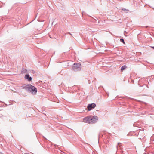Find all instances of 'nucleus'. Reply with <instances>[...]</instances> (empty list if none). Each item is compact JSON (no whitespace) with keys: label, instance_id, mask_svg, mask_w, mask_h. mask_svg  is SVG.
<instances>
[{"label":"nucleus","instance_id":"5","mask_svg":"<svg viewBox=\"0 0 154 154\" xmlns=\"http://www.w3.org/2000/svg\"><path fill=\"white\" fill-rule=\"evenodd\" d=\"M96 106V105L94 103H92L88 104L87 106V108L89 111L92 110Z\"/></svg>","mask_w":154,"mask_h":154},{"label":"nucleus","instance_id":"4","mask_svg":"<svg viewBox=\"0 0 154 154\" xmlns=\"http://www.w3.org/2000/svg\"><path fill=\"white\" fill-rule=\"evenodd\" d=\"M92 119L91 120V123H96L98 120V117L97 116H91Z\"/></svg>","mask_w":154,"mask_h":154},{"label":"nucleus","instance_id":"6","mask_svg":"<svg viewBox=\"0 0 154 154\" xmlns=\"http://www.w3.org/2000/svg\"><path fill=\"white\" fill-rule=\"evenodd\" d=\"M25 78L27 79L29 81H30L32 80V77L29 76V74H27L25 75Z\"/></svg>","mask_w":154,"mask_h":154},{"label":"nucleus","instance_id":"1","mask_svg":"<svg viewBox=\"0 0 154 154\" xmlns=\"http://www.w3.org/2000/svg\"><path fill=\"white\" fill-rule=\"evenodd\" d=\"M22 87L23 89H24L26 91L31 93L33 94H35L37 92V88L31 84H25Z\"/></svg>","mask_w":154,"mask_h":154},{"label":"nucleus","instance_id":"11","mask_svg":"<svg viewBox=\"0 0 154 154\" xmlns=\"http://www.w3.org/2000/svg\"><path fill=\"white\" fill-rule=\"evenodd\" d=\"M120 144H121V143H118V145H119Z\"/></svg>","mask_w":154,"mask_h":154},{"label":"nucleus","instance_id":"15","mask_svg":"<svg viewBox=\"0 0 154 154\" xmlns=\"http://www.w3.org/2000/svg\"><path fill=\"white\" fill-rule=\"evenodd\" d=\"M140 86H142V87H143V85H142V86L140 85Z\"/></svg>","mask_w":154,"mask_h":154},{"label":"nucleus","instance_id":"2","mask_svg":"<svg viewBox=\"0 0 154 154\" xmlns=\"http://www.w3.org/2000/svg\"><path fill=\"white\" fill-rule=\"evenodd\" d=\"M81 64L79 63H74L72 66V69L74 71H77L81 70Z\"/></svg>","mask_w":154,"mask_h":154},{"label":"nucleus","instance_id":"13","mask_svg":"<svg viewBox=\"0 0 154 154\" xmlns=\"http://www.w3.org/2000/svg\"><path fill=\"white\" fill-rule=\"evenodd\" d=\"M153 49H154V46L152 47Z\"/></svg>","mask_w":154,"mask_h":154},{"label":"nucleus","instance_id":"12","mask_svg":"<svg viewBox=\"0 0 154 154\" xmlns=\"http://www.w3.org/2000/svg\"><path fill=\"white\" fill-rule=\"evenodd\" d=\"M68 34L72 35V34L70 32H68Z\"/></svg>","mask_w":154,"mask_h":154},{"label":"nucleus","instance_id":"10","mask_svg":"<svg viewBox=\"0 0 154 154\" xmlns=\"http://www.w3.org/2000/svg\"><path fill=\"white\" fill-rule=\"evenodd\" d=\"M122 10H123L124 11H128V10L126 9H122Z\"/></svg>","mask_w":154,"mask_h":154},{"label":"nucleus","instance_id":"3","mask_svg":"<svg viewBox=\"0 0 154 154\" xmlns=\"http://www.w3.org/2000/svg\"><path fill=\"white\" fill-rule=\"evenodd\" d=\"M92 117L91 116H88L87 117H85L83 119V122L85 123H91V120L92 119L91 118Z\"/></svg>","mask_w":154,"mask_h":154},{"label":"nucleus","instance_id":"7","mask_svg":"<svg viewBox=\"0 0 154 154\" xmlns=\"http://www.w3.org/2000/svg\"><path fill=\"white\" fill-rule=\"evenodd\" d=\"M126 68V65H124L122 66L121 68V70L122 71L124 70Z\"/></svg>","mask_w":154,"mask_h":154},{"label":"nucleus","instance_id":"9","mask_svg":"<svg viewBox=\"0 0 154 154\" xmlns=\"http://www.w3.org/2000/svg\"><path fill=\"white\" fill-rule=\"evenodd\" d=\"M118 146H119V147L120 149H122V145H119V146H117V147H118Z\"/></svg>","mask_w":154,"mask_h":154},{"label":"nucleus","instance_id":"14","mask_svg":"<svg viewBox=\"0 0 154 154\" xmlns=\"http://www.w3.org/2000/svg\"><path fill=\"white\" fill-rule=\"evenodd\" d=\"M146 87H147V88H148V85H146Z\"/></svg>","mask_w":154,"mask_h":154},{"label":"nucleus","instance_id":"8","mask_svg":"<svg viewBox=\"0 0 154 154\" xmlns=\"http://www.w3.org/2000/svg\"><path fill=\"white\" fill-rule=\"evenodd\" d=\"M120 41L122 42V43H123L125 44V42H124V40L123 39V38H121L120 39Z\"/></svg>","mask_w":154,"mask_h":154}]
</instances>
